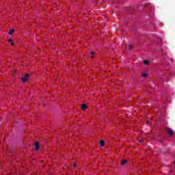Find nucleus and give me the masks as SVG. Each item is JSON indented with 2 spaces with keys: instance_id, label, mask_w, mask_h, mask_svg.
Segmentation results:
<instances>
[{
  "instance_id": "9b49d317",
  "label": "nucleus",
  "mask_w": 175,
  "mask_h": 175,
  "mask_svg": "<svg viewBox=\"0 0 175 175\" xmlns=\"http://www.w3.org/2000/svg\"><path fill=\"white\" fill-rule=\"evenodd\" d=\"M129 50H132V49H133V46H132V45H129Z\"/></svg>"
},
{
  "instance_id": "dca6fc26",
  "label": "nucleus",
  "mask_w": 175,
  "mask_h": 175,
  "mask_svg": "<svg viewBox=\"0 0 175 175\" xmlns=\"http://www.w3.org/2000/svg\"><path fill=\"white\" fill-rule=\"evenodd\" d=\"M174 167H175V161H174Z\"/></svg>"
},
{
  "instance_id": "0eeeda50",
  "label": "nucleus",
  "mask_w": 175,
  "mask_h": 175,
  "mask_svg": "<svg viewBox=\"0 0 175 175\" xmlns=\"http://www.w3.org/2000/svg\"><path fill=\"white\" fill-rule=\"evenodd\" d=\"M126 162H128V161H126V160H123V161L120 163V165H125V163H126Z\"/></svg>"
},
{
  "instance_id": "9d476101",
  "label": "nucleus",
  "mask_w": 175,
  "mask_h": 175,
  "mask_svg": "<svg viewBox=\"0 0 175 175\" xmlns=\"http://www.w3.org/2000/svg\"><path fill=\"white\" fill-rule=\"evenodd\" d=\"M144 142V139L142 138L139 139V143H143Z\"/></svg>"
},
{
  "instance_id": "7ed1b4c3",
  "label": "nucleus",
  "mask_w": 175,
  "mask_h": 175,
  "mask_svg": "<svg viewBox=\"0 0 175 175\" xmlns=\"http://www.w3.org/2000/svg\"><path fill=\"white\" fill-rule=\"evenodd\" d=\"M81 109H82V110H86L87 109V105L86 104H83L81 105Z\"/></svg>"
},
{
  "instance_id": "6e6552de",
  "label": "nucleus",
  "mask_w": 175,
  "mask_h": 175,
  "mask_svg": "<svg viewBox=\"0 0 175 175\" xmlns=\"http://www.w3.org/2000/svg\"><path fill=\"white\" fill-rule=\"evenodd\" d=\"M14 32V29H11L9 32H8V33H9V35H13V33Z\"/></svg>"
},
{
  "instance_id": "4468645a",
  "label": "nucleus",
  "mask_w": 175,
  "mask_h": 175,
  "mask_svg": "<svg viewBox=\"0 0 175 175\" xmlns=\"http://www.w3.org/2000/svg\"><path fill=\"white\" fill-rule=\"evenodd\" d=\"M8 42H13V40L10 39V40H8Z\"/></svg>"
},
{
  "instance_id": "20e7f679",
  "label": "nucleus",
  "mask_w": 175,
  "mask_h": 175,
  "mask_svg": "<svg viewBox=\"0 0 175 175\" xmlns=\"http://www.w3.org/2000/svg\"><path fill=\"white\" fill-rule=\"evenodd\" d=\"M35 147H36V150L38 151V150H39V147H40L39 142L36 143Z\"/></svg>"
},
{
  "instance_id": "1a4fd4ad",
  "label": "nucleus",
  "mask_w": 175,
  "mask_h": 175,
  "mask_svg": "<svg viewBox=\"0 0 175 175\" xmlns=\"http://www.w3.org/2000/svg\"><path fill=\"white\" fill-rule=\"evenodd\" d=\"M142 77H147V74L144 72V73L142 75Z\"/></svg>"
},
{
  "instance_id": "f3484780",
  "label": "nucleus",
  "mask_w": 175,
  "mask_h": 175,
  "mask_svg": "<svg viewBox=\"0 0 175 175\" xmlns=\"http://www.w3.org/2000/svg\"><path fill=\"white\" fill-rule=\"evenodd\" d=\"M43 105H44V106H46V104H45L44 103H43Z\"/></svg>"
},
{
  "instance_id": "a211bd4d",
  "label": "nucleus",
  "mask_w": 175,
  "mask_h": 175,
  "mask_svg": "<svg viewBox=\"0 0 175 175\" xmlns=\"http://www.w3.org/2000/svg\"><path fill=\"white\" fill-rule=\"evenodd\" d=\"M74 166L76 167L77 166L76 164H74Z\"/></svg>"
},
{
  "instance_id": "423d86ee",
  "label": "nucleus",
  "mask_w": 175,
  "mask_h": 175,
  "mask_svg": "<svg viewBox=\"0 0 175 175\" xmlns=\"http://www.w3.org/2000/svg\"><path fill=\"white\" fill-rule=\"evenodd\" d=\"M150 64V62L148 60H144V65H149Z\"/></svg>"
},
{
  "instance_id": "39448f33",
  "label": "nucleus",
  "mask_w": 175,
  "mask_h": 175,
  "mask_svg": "<svg viewBox=\"0 0 175 175\" xmlns=\"http://www.w3.org/2000/svg\"><path fill=\"white\" fill-rule=\"evenodd\" d=\"M100 146H101V147H105V142L103 140L100 141Z\"/></svg>"
},
{
  "instance_id": "2eb2a0df",
  "label": "nucleus",
  "mask_w": 175,
  "mask_h": 175,
  "mask_svg": "<svg viewBox=\"0 0 175 175\" xmlns=\"http://www.w3.org/2000/svg\"><path fill=\"white\" fill-rule=\"evenodd\" d=\"M91 58H94V55H92Z\"/></svg>"
},
{
  "instance_id": "f03ea898",
  "label": "nucleus",
  "mask_w": 175,
  "mask_h": 175,
  "mask_svg": "<svg viewBox=\"0 0 175 175\" xmlns=\"http://www.w3.org/2000/svg\"><path fill=\"white\" fill-rule=\"evenodd\" d=\"M166 132L168 133L169 136H173V133H174V131L170 127L166 128Z\"/></svg>"
},
{
  "instance_id": "f8f14e48",
  "label": "nucleus",
  "mask_w": 175,
  "mask_h": 175,
  "mask_svg": "<svg viewBox=\"0 0 175 175\" xmlns=\"http://www.w3.org/2000/svg\"><path fill=\"white\" fill-rule=\"evenodd\" d=\"M91 54H92V55H95V52L94 51H92Z\"/></svg>"
},
{
  "instance_id": "ddd939ff",
  "label": "nucleus",
  "mask_w": 175,
  "mask_h": 175,
  "mask_svg": "<svg viewBox=\"0 0 175 175\" xmlns=\"http://www.w3.org/2000/svg\"><path fill=\"white\" fill-rule=\"evenodd\" d=\"M10 45L11 46H14V42H11Z\"/></svg>"
},
{
  "instance_id": "f257e3e1",
  "label": "nucleus",
  "mask_w": 175,
  "mask_h": 175,
  "mask_svg": "<svg viewBox=\"0 0 175 175\" xmlns=\"http://www.w3.org/2000/svg\"><path fill=\"white\" fill-rule=\"evenodd\" d=\"M28 79H29V74H26L25 76L22 77V82L25 83L26 81H28Z\"/></svg>"
}]
</instances>
